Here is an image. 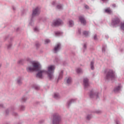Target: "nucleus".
Segmentation results:
<instances>
[{
	"label": "nucleus",
	"instance_id": "obj_1",
	"mask_svg": "<svg viewBox=\"0 0 124 124\" xmlns=\"http://www.w3.org/2000/svg\"><path fill=\"white\" fill-rule=\"evenodd\" d=\"M54 70H55V66L50 65L47 68V71L44 70H39V64L36 62H33L32 66H29L27 68V71L28 72H31V71H38L37 74V77L39 78H42L44 74H47L49 79H53V74L54 73Z\"/></svg>",
	"mask_w": 124,
	"mask_h": 124
},
{
	"label": "nucleus",
	"instance_id": "obj_2",
	"mask_svg": "<svg viewBox=\"0 0 124 124\" xmlns=\"http://www.w3.org/2000/svg\"><path fill=\"white\" fill-rule=\"evenodd\" d=\"M114 78L115 74L113 71L109 70L107 72L106 79H107L108 80H111Z\"/></svg>",
	"mask_w": 124,
	"mask_h": 124
},
{
	"label": "nucleus",
	"instance_id": "obj_3",
	"mask_svg": "<svg viewBox=\"0 0 124 124\" xmlns=\"http://www.w3.org/2000/svg\"><path fill=\"white\" fill-rule=\"evenodd\" d=\"M61 122V117L58 114L53 115V124H59Z\"/></svg>",
	"mask_w": 124,
	"mask_h": 124
},
{
	"label": "nucleus",
	"instance_id": "obj_4",
	"mask_svg": "<svg viewBox=\"0 0 124 124\" xmlns=\"http://www.w3.org/2000/svg\"><path fill=\"white\" fill-rule=\"evenodd\" d=\"M52 25L54 27H58V26H61V25H62V21L61 19H58L53 21Z\"/></svg>",
	"mask_w": 124,
	"mask_h": 124
},
{
	"label": "nucleus",
	"instance_id": "obj_5",
	"mask_svg": "<svg viewBox=\"0 0 124 124\" xmlns=\"http://www.w3.org/2000/svg\"><path fill=\"white\" fill-rule=\"evenodd\" d=\"M39 13H40V11L39 10V8L37 7L33 10L32 16V17H33L34 16H36L37 15H38V14H39Z\"/></svg>",
	"mask_w": 124,
	"mask_h": 124
},
{
	"label": "nucleus",
	"instance_id": "obj_6",
	"mask_svg": "<svg viewBox=\"0 0 124 124\" xmlns=\"http://www.w3.org/2000/svg\"><path fill=\"white\" fill-rule=\"evenodd\" d=\"M60 49H61V44L58 43L54 47V53H57V52H58V50H60Z\"/></svg>",
	"mask_w": 124,
	"mask_h": 124
},
{
	"label": "nucleus",
	"instance_id": "obj_7",
	"mask_svg": "<svg viewBox=\"0 0 124 124\" xmlns=\"http://www.w3.org/2000/svg\"><path fill=\"white\" fill-rule=\"evenodd\" d=\"M79 20L81 22V24H82V25H86V20L84 17L82 16H79Z\"/></svg>",
	"mask_w": 124,
	"mask_h": 124
},
{
	"label": "nucleus",
	"instance_id": "obj_8",
	"mask_svg": "<svg viewBox=\"0 0 124 124\" xmlns=\"http://www.w3.org/2000/svg\"><path fill=\"white\" fill-rule=\"evenodd\" d=\"M83 84L84 85V87H88L89 86V79L87 78H84Z\"/></svg>",
	"mask_w": 124,
	"mask_h": 124
},
{
	"label": "nucleus",
	"instance_id": "obj_9",
	"mask_svg": "<svg viewBox=\"0 0 124 124\" xmlns=\"http://www.w3.org/2000/svg\"><path fill=\"white\" fill-rule=\"evenodd\" d=\"M120 23V19L116 18L112 21V24L113 25H117V24H119Z\"/></svg>",
	"mask_w": 124,
	"mask_h": 124
},
{
	"label": "nucleus",
	"instance_id": "obj_10",
	"mask_svg": "<svg viewBox=\"0 0 124 124\" xmlns=\"http://www.w3.org/2000/svg\"><path fill=\"white\" fill-rule=\"evenodd\" d=\"M105 12L106 13H108V14H111V13H112V11L110 9V8H108L105 10Z\"/></svg>",
	"mask_w": 124,
	"mask_h": 124
},
{
	"label": "nucleus",
	"instance_id": "obj_11",
	"mask_svg": "<svg viewBox=\"0 0 124 124\" xmlns=\"http://www.w3.org/2000/svg\"><path fill=\"white\" fill-rule=\"evenodd\" d=\"M120 90H121V86H119L118 87L115 88L114 91L115 93H118Z\"/></svg>",
	"mask_w": 124,
	"mask_h": 124
},
{
	"label": "nucleus",
	"instance_id": "obj_12",
	"mask_svg": "<svg viewBox=\"0 0 124 124\" xmlns=\"http://www.w3.org/2000/svg\"><path fill=\"white\" fill-rule=\"evenodd\" d=\"M69 27H73L74 25V22L72 20H69Z\"/></svg>",
	"mask_w": 124,
	"mask_h": 124
},
{
	"label": "nucleus",
	"instance_id": "obj_13",
	"mask_svg": "<svg viewBox=\"0 0 124 124\" xmlns=\"http://www.w3.org/2000/svg\"><path fill=\"white\" fill-rule=\"evenodd\" d=\"M54 98H60V94L58 93H54Z\"/></svg>",
	"mask_w": 124,
	"mask_h": 124
},
{
	"label": "nucleus",
	"instance_id": "obj_14",
	"mask_svg": "<svg viewBox=\"0 0 124 124\" xmlns=\"http://www.w3.org/2000/svg\"><path fill=\"white\" fill-rule=\"evenodd\" d=\"M72 82V80H71V78H68L67 79V84H70Z\"/></svg>",
	"mask_w": 124,
	"mask_h": 124
},
{
	"label": "nucleus",
	"instance_id": "obj_15",
	"mask_svg": "<svg viewBox=\"0 0 124 124\" xmlns=\"http://www.w3.org/2000/svg\"><path fill=\"white\" fill-rule=\"evenodd\" d=\"M83 35H85V36H88L89 35V32L87 31H84L83 32Z\"/></svg>",
	"mask_w": 124,
	"mask_h": 124
},
{
	"label": "nucleus",
	"instance_id": "obj_16",
	"mask_svg": "<svg viewBox=\"0 0 124 124\" xmlns=\"http://www.w3.org/2000/svg\"><path fill=\"white\" fill-rule=\"evenodd\" d=\"M93 63L94 62H92L91 63V68L92 70H93V69H94V67H93Z\"/></svg>",
	"mask_w": 124,
	"mask_h": 124
},
{
	"label": "nucleus",
	"instance_id": "obj_17",
	"mask_svg": "<svg viewBox=\"0 0 124 124\" xmlns=\"http://www.w3.org/2000/svg\"><path fill=\"white\" fill-rule=\"evenodd\" d=\"M95 95H95L93 92H91L90 93V96L91 97H93V96H95Z\"/></svg>",
	"mask_w": 124,
	"mask_h": 124
},
{
	"label": "nucleus",
	"instance_id": "obj_18",
	"mask_svg": "<svg viewBox=\"0 0 124 124\" xmlns=\"http://www.w3.org/2000/svg\"><path fill=\"white\" fill-rule=\"evenodd\" d=\"M77 71L78 73H81V72H82V70L80 68H78L77 70Z\"/></svg>",
	"mask_w": 124,
	"mask_h": 124
},
{
	"label": "nucleus",
	"instance_id": "obj_19",
	"mask_svg": "<svg viewBox=\"0 0 124 124\" xmlns=\"http://www.w3.org/2000/svg\"><path fill=\"white\" fill-rule=\"evenodd\" d=\"M57 8H58V9H62V7L61 5H58Z\"/></svg>",
	"mask_w": 124,
	"mask_h": 124
},
{
	"label": "nucleus",
	"instance_id": "obj_20",
	"mask_svg": "<svg viewBox=\"0 0 124 124\" xmlns=\"http://www.w3.org/2000/svg\"><path fill=\"white\" fill-rule=\"evenodd\" d=\"M45 44H47V43H49L50 42V40L46 39L45 41Z\"/></svg>",
	"mask_w": 124,
	"mask_h": 124
},
{
	"label": "nucleus",
	"instance_id": "obj_21",
	"mask_svg": "<svg viewBox=\"0 0 124 124\" xmlns=\"http://www.w3.org/2000/svg\"><path fill=\"white\" fill-rule=\"evenodd\" d=\"M121 29L124 31V23L122 25Z\"/></svg>",
	"mask_w": 124,
	"mask_h": 124
},
{
	"label": "nucleus",
	"instance_id": "obj_22",
	"mask_svg": "<svg viewBox=\"0 0 124 124\" xmlns=\"http://www.w3.org/2000/svg\"><path fill=\"white\" fill-rule=\"evenodd\" d=\"M17 83L18 84H22V81L21 80H17Z\"/></svg>",
	"mask_w": 124,
	"mask_h": 124
},
{
	"label": "nucleus",
	"instance_id": "obj_23",
	"mask_svg": "<svg viewBox=\"0 0 124 124\" xmlns=\"http://www.w3.org/2000/svg\"><path fill=\"white\" fill-rule=\"evenodd\" d=\"M91 118H92V116H91V115H88V116L87 117V120H90V119H91Z\"/></svg>",
	"mask_w": 124,
	"mask_h": 124
},
{
	"label": "nucleus",
	"instance_id": "obj_24",
	"mask_svg": "<svg viewBox=\"0 0 124 124\" xmlns=\"http://www.w3.org/2000/svg\"><path fill=\"white\" fill-rule=\"evenodd\" d=\"M55 34H56V35H60V34H61V32H56L55 33Z\"/></svg>",
	"mask_w": 124,
	"mask_h": 124
},
{
	"label": "nucleus",
	"instance_id": "obj_25",
	"mask_svg": "<svg viewBox=\"0 0 124 124\" xmlns=\"http://www.w3.org/2000/svg\"><path fill=\"white\" fill-rule=\"evenodd\" d=\"M34 31H38V28H35L34 29Z\"/></svg>",
	"mask_w": 124,
	"mask_h": 124
},
{
	"label": "nucleus",
	"instance_id": "obj_26",
	"mask_svg": "<svg viewBox=\"0 0 124 124\" xmlns=\"http://www.w3.org/2000/svg\"><path fill=\"white\" fill-rule=\"evenodd\" d=\"M96 37H97L96 35H95L94 36V39L95 40H96V39H97Z\"/></svg>",
	"mask_w": 124,
	"mask_h": 124
},
{
	"label": "nucleus",
	"instance_id": "obj_27",
	"mask_svg": "<svg viewBox=\"0 0 124 124\" xmlns=\"http://www.w3.org/2000/svg\"><path fill=\"white\" fill-rule=\"evenodd\" d=\"M85 8H86V9H88V8H89V6L86 5L85 6Z\"/></svg>",
	"mask_w": 124,
	"mask_h": 124
},
{
	"label": "nucleus",
	"instance_id": "obj_28",
	"mask_svg": "<svg viewBox=\"0 0 124 124\" xmlns=\"http://www.w3.org/2000/svg\"><path fill=\"white\" fill-rule=\"evenodd\" d=\"M113 7H116V4H114L112 5Z\"/></svg>",
	"mask_w": 124,
	"mask_h": 124
},
{
	"label": "nucleus",
	"instance_id": "obj_29",
	"mask_svg": "<svg viewBox=\"0 0 124 124\" xmlns=\"http://www.w3.org/2000/svg\"><path fill=\"white\" fill-rule=\"evenodd\" d=\"M116 124H120V122L116 121Z\"/></svg>",
	"mask_w": 124,
	"mask_h": 124
},
{
	"label": "nucleus",
	"instance_id": "obj_30",
	"mask_svg": "<svg viewBox=\"0 0 124 124\" xmlns=\"http://www.w3.org/2000/svg\"><path fill=\"white\" fill-rule=\"evenodd\" d=\"M35 89H36V90H38V89H39V87H36L35 88Z\"/></svg>",
	"mask_w": 124,
	"mask_h": 124
},
{
	"label": "nucleus",
	"instance_id": "obj_31",
	"mask_svg": "<svg viewBox=\"0 0 124 124\" xmlns=\"http://www.w3.org/2000/svg\"><path fill=\"white\" fill-rule=\"evenodd\" d=\"M22 100H23V101H26V100H25V98H22Z\"/></svg>",
	"mask_w": 124,
	"mask_h": 124
},
{
	"label": "nucleus",
	"instance_id": "obj_32",
	"mask_svg": "<svg viewBox=\"0 0 124 124\" xmlns=\"http://www.w3.org/2000/svg\"><path fill=\"white\" fill-rule=\"evenodd\" d=\"M74 101V100H71L70 103H71V102H73Z\"/></svg>",
	"mask_w": 124,
	"mask_h": 124
},
{
	"label": "nucleus",
	"instance_id": "obj_33",
	"mask_svg": "<svg viewBox=\"0 0 124 124\" xmlns=\"http://www.w3.org/2000/svg\"><path fill=\"white\" fill-rule=\"evenodd\" d=\"M10 47H11V45H10V46H8V48H9Z\"/></svg>",
	"mask_w": 124,
	"mask_h": 124
},
{
	"label": "nucleus",
	"instance_id": "obj_34",
	"mask_svg": "<svg viewBox=\"0 0 124 124\" xmlns=\"http://www.w3.org/2000/svg\"><path fill=\"white\" fill-rule=\"evenodd\" d=\"M84 48H86V45H84Z\"/></svg>",
	"mask_w": 124,
	"mask_h": 124
},
{
	"label": "nucleus",
	"instance_id": "obj_35",
	"mask_svg": "<svg viewBox=\"0 0 124 124\" xmlns=\"http://www.w3.org/2000/svg\"><path fill=\"white\" fill-rule=\"evenodd\" d=\"M21 62H22V60H20V61H19V63H21Z\"/></svg>",
	"mask_w": 124,
	"mask_h": 124
},
{
	"label": "nucleus",
	"instance_id": "obj_36",
	"mask_svg": "<svg viewBox=\"0 0 124 124\" xmlns=\"http://www.w3.org/2000/svg\"><path fill=\"white\" fill-rule=\"evenodd\" d=\"M103 1H105V0H102Z\"/></svg>",
	"mask_w": 124,
	"mask_h": 124
},
{
	"label": "nucleus",
	"instance_id": "obj_37",
	"mask_svg": "<svg viewBox=\"0 0 124 124\" xmlns=\"http://www.w3.org/2000/svg\"><path fill=\"white\" fill-rule=\"evenodd\" d=\"M60 76H61V77H62V74H60Z\"/></svg>",
	"mask_w": 124,
	"mask_h": 124
},
{
	"label": "nucleus",
	"instance_id": "obj_38",
	"mask_svg": "<svg viewBox=\"0 0 124 124\" xmlns=\"http://www.w3.org/2000/svg\"><path fill=\"white\" fill-rule=\"evenodd\" d=\"M0 66H1V65L0 64Z\"/></svg>",
	"mask_w": 124,
	"mask_h": 124
},
{
	"label": "nucleus",
	"instance_id": "obj_39",
	"mask_svg": "<svg viewBox=\"0 0 124 124\" xmlns=\"http://www.w3.org/2000/svg\"><path fill=\"white\" fill-rule=\"evenodd\" d=\"M62 73H63V72H62Z\"/></svg>",
	"mask_w": 124,
	"mask_h": 124
},
{
	"label": "nucleus",
	"instance_id": "obj_40",
	"mask_svg": "<svg viewBox=\"0 0 124 124\" xmlns=\"http://www.w3.org/2000/svg\"><path fill=\"white\" fill-rule=\"evenodd\" d=\"M79 31V33H80V31Z\"/></svg>",
	"mask_w": 124,
	"mask_h": 124
}]
</instances>
